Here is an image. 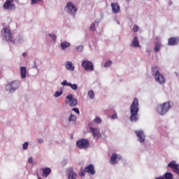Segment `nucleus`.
<instances>
[{"label": "nucleus", "instance_id": "ea45409f", "mask_svg": "<svg viewBox=\"0 0 179 179\" xmlns=\"http://www.w3.org/2000/svg\"><path fill=\"white\" fill-rule=\"evenodd\" d=\"M72 110L74 111L75 113H76L77 114H80V111H79V108H72Z\"/></svg>", "mask_w": 179, "mask_h": 179}, {"label": "nucleus", "instance_id": "a18cd8bd", "mask_svg": "<svg viewBox=\"0 0 179 179\" xmlns=\"http://www.w3.org/2000/svg\"><path fill=\"white\" fill-rule=\"evenodd\" d=\"M26 55H27V53H26V52L22 53V57H26Z\"/></svg>", "mask_w": 179, "mask_h": 179}, {"label": "nucleus", "instance_id": "6ab92c4d", "mask_svg": "<svg viewBox=\"0 0 179 179\" xmlns=\"http://www.w3.org/2000/svg\"><path fill=\"white\" fill-rule=\"evenodd\" d=\"M118 156L115 153H113L110 159V164H117V159Z\"/></svg>", "mask_w": 179, "mask_h": 179}, {"label": "nucleus", "instance_id": "f257e3e1", "mask_svg": "<svg viewBox=\"0 0 179 179\" xmlns=\"http://www.w3.org/2000/svg\"><path fill=\"white\" fill-rule=\"evenodd\" d=\"M138 113H139V101L137 98H134L130 106V120L136 122L138 120Z\"/></svg>", "mask_w": 179, "mask_h": 179}, {"label": "nucleus", "instance_id": "dca6fc26", "mask_svg": "<svg viewBox=\"0 0 179 179\" xmlns=\"http://www.w3.org/2000/svg\"><path fill=\"white\" fill-rule=\"evenodd\" d=\"M111 8L113 13H120V7L118 3H112Z\"/></svg>", "mask_w": 179, "mask_h": 179}, {"label": "nucleus", "instance_id": "2eb2a0df", "mask_svg": "<svg viewBox=\"0 0 179 179\" xmlns=\"http://www.w3.org/2000/svg\"><path fill=\"white\" fill-rule=\"evenodd\" d=\"M179 43L178 37H172L168 39V44L169 45H177Z\"/></svg>", "mask_w": 179, "mask_h": 179}, {"label": "nucleus", "instance_id": "f3484780", "mask_svg": "<svg viewBox=\"0 0 179 179\" xmlns=\"http://www.w3.org/2000/svg\"><path fill=\"white\" fill-rule=\"evenodd\" d=\"M51 174V169L50 168H44L42 169V176L43 177H45L47 178L48 176Z\"/></svg>", "mask_w": 179, "mask_h": 179}, {"label": "nucleus", "instance_id": "393cba45", "mask_svg": "<svg viewBox=\"0 0 179 179\" xmlns=\"http://www.w3.org/2000/svg\"><path fill=\"white\" fill-rule=\"evenodd\" d=\"M152 73H154V75H157V74L160 73V72L159 71V67H157V66L152 67Z\"/></svg>", "mask_w": 179, "mask_h": 179}, {"label": "nucleus", "instance_id": "c03bdc74", "mask_svg": "<svg viewBox=\"0 0 179 179\" xmlns=\"http://www.w3.org/2000/svg\"><path fill=\"white\" fill-rule=\"evenodd\" d=\"M38 142L39 143H43V138H38Z\"/></svg>", "mask_w": 179, "mask_h": 179}, {"label": "nucleus", "instance_id": "a211bd4d", "mask_svg": "<svg viewBox=\"0 0 179 179\" xmlns=\"http://www.w3.org/2000/svg\"><path fill=\"white\" fill-rule=\"evenodd\" d=\"M65 65L68 71H75V66H73V63H72V62H66Z\"/></svg>", "mask_w": 179, "mask_h": 179}, {"label": "nucleus", "instance_id": "5701e85b", "mask_svg": "<svg viewBox=\"0 0 179 179\" xmlns=\"http://www.w3.org/2000/svg\"><path fill=\"white\" fill-rule=\"evenodd\" d=\"M132 45L134 47H141L139 45V41H138V37L135 36L132 41Z\"/></svg>", "mask_w": 179, "mask_h": 179}, {"label": "nucleus", "instance_id": "aec40b11", "mask_svg": "<svg viewBox=\"0 0 179 179\" xmlns=\"http://www.w3.org/2000/svg\"><path fill=\"white\" fill-rule=\"evenodd\" d=\"M20 75H21L22 79H24V78H26V73L27 72L26 67L25 66L20 67Z\"/></svg>", "mask_w": 179, "mask_h": 179}, {"label": "nucleus", "instance_id": "b1692460", "mask_svg": "<svg viewBox=\"0 0 179 179\" xmlns=\"http://www.w3.org/2000/svg\"><path fill=\"white\" fill-rule=\"evenodd\" d=\"M162 48V43H156L155 47L154 48L155 52H159V50Z\"/></svg>", "mask_w": 179, "mask_h": 179}, {"label": "nucleus", "instance_id": "4468645a", "mask_svg": "<svg viewBox=\"0 0 179 179\" xmlns=\"http://www.w3.org/2000/svg\"><path fill=\"white\" fill-rule=\"evenodd\" d=\"M155 78L156 82H158V83L163 84V83H165L166 82V79H164V77L160 73L158 74H155Z\"/></svg>", "mask_w": 179, "mask_h": 179}, {"label": "nucleus", "instance_id": "bb28decb", "mask_svg": "<svg viewBox=\"0 0 179 179\" xmlns=\"http://www.w3.org/2000/svg\"><path fill=\"white\" fill-rule=\"evenodd\" d=\"M88 96H89L90 99H94V92L93 90L89 91Z\"/></svg>", "mask_w": 179, "mask_h": 179}, {"label": "nucleus", "instance_id": "0eeeda50", "mask_svg": "<svg viewBox=\"0 0 179 179\" xmlns=\"http://www.w3.org/2000/svg\"><path fill=\"white\" fill-rule=\"evenodd\" d=\"M66 104H69L70 107H75L76 104H78V100L75 98H73V96L72 94H69L66 97V101H65Z\"/></svg>", "mask_w": 179, "mask_h": 179}, {"label": "nucleus", "instance_id": "a878e982", "mask_svg": "<svg viewBox=\"0 0 179 179\" xmlns=\"http://www.w3.org/2000/svg\"><path fill=\"white\" fill-rule=\"evenodd\" d=\"M165 179H173V174L170 172L166 173L164 174Z\"/></svg>", "mask_w": 179, "mask_h": 179}, {"label": "nucleus", "instance_id": "c9c22d12", "mask_svg": "<svg viewBox=\"0 0 179 179\" xmlns=\"http://www.w3.org/2000/svg\"><path fill=\"white\" fill-rule=\"evenodd\" d=\"M61 94H62V91H57L55 93V97H59V96H61Z\"/></svg>", "mask_w": 179, "mask_h": 179}, {"label": "nucleus", "instance_id": "58836bf2", "mask_svg": "<svg viewBox=\"0 0 179 179\" xmlns=\"http://www.w3.org/2000/svg\"><path fill=\"white\" fill-rule=\"evenodd\" d=\"M28 146H29V143L25 142V143L23 144V149H24V150H26V149H27Z\"/></svg>", "mask_w": 179, "mask_h": 179}, {"label": "nucleus", "instance_id": "c85d7f7f", "mask_svg": "<svg viewBox=\"0 0 179 179\" xmlns=\"http://www.w3.org/2000/svg\"><path fill=\"white\" fill-rule=\"evenodd\" d=\"M94 122H95L96 124H101V119L96 116L94 120Z\"/></svg>", "mask_w": 179, "mask_h": 179}, {"label": "nucleus", "instance_id": "f704fd0d", "mask_svg": "<svg viewBox=\"0 0 179 179\" xmlns=\"http://www.w3.org/2000/svg\"><path fill=\"white\" fill-rule=\"evenodd\" d=\"M49 36L51 37V38L53 40V41H57V36H55L52 34H49Z\"/></svg>", "mask_w": 179, "mask_h": 179}, {"label": "nucleus", "instance_id": "9b49d317", "mask_svg": "<svg viewBox=\"0 0 179 179\" xmlns=\"http://www.w3.org/2000/svg\"><path fill=\"white\" fill-rule=\"evenodd\" d=\"M136 134L138 138L139 142L143 143L145 142V138H146L145 136V133L142 130L136 131Z\"/></svg>", "mask_w": 179, "mask_h": 179}, {"label": "nucleus", "instance_id": "f8f14e48", "mask_svg": "<svg viewBox=\"0 0 179 179\" xmlns=\"http://www.w3.org/2000/svg\"><path fill=\"white\" fill-rule=\"evenodd\" d=\"M168 167H171L173 170L174 173L179 174V165L176 164V162L172 161L168 164Z\"/></svg>", "mask_w": 179, "mask_h": 179}, {"label": "nucleus", "instance_id": "2f4dec72", "mask_svg": "<svg viewBox=\"0 0 179 179\" xmlns=\"http://www.w3.org/2000/svg\"><path fill=\"white\" fill-rule=\"evenodd\" d=\"M69 86H70L73 90H78V85L76 84L70 83Z\"/></svg>", "mask_w": 179, "mask_h": 179}, {"label": "nucleus", "instance_id": "4be33fe9", "mask_svg": "<svg viewBox=\"0 0 179 179\" xmlns=\"http://www.w3.org/2000/svg\"><path fill=\"white\" fill-rule=\"evenodd\" d=\"M69 179H76V173L72 169L69 171Z\"/></svg>", "mask_w": 179, "mask_h": 179}, {"label": "nucleus", "instance_id": "39448f33", "mask_svg": "<svg viewBox=\"0 0 179 179\" xmlns=\"http://www.w3.org/2000/svg\"><path fill=\"white\" fill-rule=\"evenodd\" d=\"M76 145L79 149H87L90 145V142L87 139L81 138L77 141Z\"/></svg>", "mask_w": 179, "mask_h": 179}, {"label": "nucleus", "instance_id": "423d86ee", "mask_svg": "<svg viewBox=\"0 0 179 179\" xmlns=\"http://www.w3.org/2000/svg\"><path fill=\"white\" fill-rule=\"evenodd\" d=\"M65 10H66V12L69 13V15H75V13L78 12V9L76 8V7H75L73 3L71 1L67 3L65 7Z\"/></svg>", "mask_w": 179, "mask_h": 179}, {"label": "nucleus", "instance_id": "de8ad7c7", "mask_svg": "<svg viewBox=\"0 0 179 179\" xmlns=\"http://www.w3.org/2000/svg\"><path fill=\"white\" fill-rule=\"evenodd\" d=\"M37 177L38 178L40 175L38 173H36Z\"/></svg>", "mask_w": 179, "mask_h": 179}, {"label": "nucleus", "instance_id": "c756f323", "mask_svg": "<svg viewBox=\"0 0 179 179\" xmlns=\"http://www.w3.org/2000/svg\"><path fill=\"white\" fill-rule=\"evenodd\" d=\"M90 30H91V31H96V24L94 23L90 25Z\"/></svg>", "mask_w": 179, "mask_h": 179}, {"label": "nucleus", "instance_id": "9d476101", "mask_svg": "<svg viewBox=\"0 0 179 179\" xmlns=\"http://www.w3.org/2000/svg\"><path fill=\"white\" fill-rule=\"evenodd\" d=\"M90 131L92 134V136L95 139H99V138H101V134L100 133V130L97 128L90 127Z\"/></svg>", "mask_w": 179, "mask_h": 179}, {"label": "nucleus", "instance_id": "4c0bfd02", "mask_svg": "<svg viewBox=\"0 0 179 179\" xmlns=\"http://www.w3.org/2000/svg\"><path fill=\"white\" fill-rule=\"evenodd\" d=\"M38 2H41V0H31L32 5H35V3H38Z\"/></svg>", "mask_w": 179, "mask_h": 179}, {"label": "nucleus", "instance_id": "a19ab883", "mask_svg": "<svg viewBox=\"0 0 179 179\" xmlns=\"http://www.w3.org/2000/svg\"><path fill=\"white\" fill-rule=\"evenodd\" d=\"M86 174V171H81V173H80V177H85V175Z\"/></svg>", "mask_w": 179, "mask_h": 179}, {"label": "nucleus", "instance_id": "79ce46f5", "mask_svg": "<svg viewBox=\"0 0 179 179\" xmlns=\"http://www.w3.org/2000/svg\"><path fill=\"white\" fill-rule=\"evenodd\" d=\"M111 118H112V120H115V119H117V113L113 114V115L111 116Z\"/></svg>", "mask_w": 179, "mask_h": 179}, {"label": "nucleus", "instance_id": "1a4fd4ad", "mask_svg": "<svg viewBox=\"0 0 179 179\" xmlns=\"http://www.w3.org/2000/svg\"><path fill=\"white\" fill-rule=\"evenodd\" d=\"M13 1L15 0H6L3 6V9H6L7 10H13V9H15L16 8V6L12 3Z\"/></svg>", "mask_w": 179, "mask_h": 179}, {"label": "nucleus", "instance_id": "8fccbe9b", "mask_svg": "<svg viewBox=\"0 0 179 179\" xmlns=\"http://www.w3.org/2000/svg\"><path fill=\"white\" fill-rule=\"evenodd\" d=\"M127 1H130V0H127Z\"/></svg>", "mask_w": 179, "mask_h": 179}, {"label": "nucleus", "instance_id": "7c9ffc66", "mask_svg": "<svg viewBox=\"0 0 179 179\" xmlns=\"http://www.w3.org/2000/svg\"><path fill=\"white\" fill-rule=\"evenodd\" d=\"M83 49H84L83 45H79V46H77V47L76 48V50H77V51H78V52H82V51H83Z\"/></svg>", "mask_w": 179, "mask_h": 179}, {"label": "nucleus", "instance_id": "7ed1b4c3", "mask_svg": "<svg viewBox=\"0 0 179 179\" xmlns=\"http://www.w3.org/2000/svg\"><path fill=\"white\" fill-rule=\"evenodd\" d=\"M1 34L7 43H15V40H13V37H12V32H10V29L8 28L4 27L1 31Z\"/></svg>", "mask_w": 179, "mask_h": 179}, {"label": "nucleus", "instance_id": "20e7f679", "mask_svg": "<svg viewBox=\"0 0 179 179\" xmlns=\"http://www.w3.org/2000/svg\"><path fill=\"white\" fill-rule=\"evenodd\" d=\"M20 83L18 80H15L11 83H9L6 86V90L7 92H9V93H13L17 89L19 88Z\"/></svg>", "mask_w": 179, "mask_h": 179}, {"label": "nucleus", "instance_id": "e433bc0d", "mask_svg": "<svg viewBox=\"0 0 179 179\" xmlns=\"http://www.w3.org/2000/svg\"><path fill=\"white\" fill-rule=\"evenodd\" d=\"M133 30L135 33H136L138 30H139V27L138 25H134L133 27Z\"/></svg>", "mask_w": 179, "mask_h": 179}, {"label": "nucleus", "instance_id": "412c9836", "mask_svg": "<svg viewBox=\"0 0 179 179\" xmlns=\"http://www.w3.org/2000/svg\"><path fill=\"white\" fill-rule=\"evenodd\" d=\"M70 45H71V43L66 41H64L60 44V47L62 50H66V48H68Z\"/></svg>", "mask_w": 179, "mask_h": 179}, {"label": "nucleus", "instance_id": "49530a36", "mask_svg": "<svg viewBox=\"0 0 179 179\" xmlns=\"http://www.w3.org/2000/svg\"><path fill=\"white\" fill-rule=\"evenodd\" d=\"M155 179H164V178H163V177H157V178H155Z\"/></svg>", "mask_w": 179, "mask_h": 179}, {"label": "nucleus", "instance_id": "ddd939ff", "mask_svg": "<svg viewBox=\"0 0 179 179\" xmlns=\"http://www.w3.org/2000/svg\"><path fill=\"white\" fill-rule=\"evenodd\" d=\"M85 171L89 173L91 176H94L96 174V171L94 170V165L90 164L87 167L85 168Z\"/></svg>", "mask_w": 179, "mask_h": 179}, {"label": "nucleus", "instance_id": "f03ea898", "mask_svg": "<svg viewBox=\"0 0 179 179\" xmlns=\"http://www.w3.org/2000/svg\"><path fill=\"white\" fill-rule=\"evenodd\" d=\"M174 106V103L173 101H167L164 102V103L159 104L157 107V111L158 114L160 115H164L171 107Z\"/></svg>", "mask_w": 179, "mask_h": 179}, {"label": "nucleus", "instance_id": "37998d69", "mask_svg": "<svg viewBox=\"0 0 179 179\" xmlns=\"http://www.w3.org/2000/svg\"><path fill=\"white\" fill-rule=\"evenodd\" d=\"M29 163H33V158L32 157H29L28 159Z\"/></svg>", "mask_w": 179, "mask_h": 179}, {"label": "nucleus", "instance_id": "72a5a7b5", "mask_svg": "<svg viewBox=\"0 0 179 179\" xmlns=\"http://www.w3.org/2000/svg\"><path fill=\"white\" fill-rule=\"evenodd\" d=\"M62 85L63 86H69V85H71V83H68V82L66 81V80H63V82L62 83Z\"/></svg>", "mask_w": 179, "mask_h": 179}, {"label": "nucleus", "instance_id": "09e8293b", "mask_svg": "<svg viewBox=\"0 0 179 179\" xmlns=\"http://www.w3.org/2000/svg\"><path fill=\"white\" fill-rule=\"evenodd\" d=\"M38 179H43V178H41V177H38Z\"/></svg>", "mask_w": 179, "mask_h": 179}, {"label": "nucleus", "instance_id": "cd10ccee", "mask_svg": "<svg viewBox=\"0 0 179 179\" xmlns=\"http://www.w3.org/2000/svg\"><path fill=\"white\" fill-rule=\"evenodd\" d=\"M112 64H113V62H111L110 60H108L107 62H106V63L104 64V67L108 68V66H111Z\"/></svg>", "mask_w": 179, "mask_h": 179}, {"label": "nucleus", "instance_id": "473e14b6", "mask_svg": "<svg viewBox=\"0 0 179 179\" xmlns=\"http://www.w3.org/2000/svg\"><path fill=\"white\" fill-rule=\"evenodd\" d=\"M69 121H76V116L75 115L71 114L69 118Z\"/></svg>", "mask_w": 179, "mask_h": 179}, {"label": "nucleus", "instance_id": "6e6552de", "mask_svg": "<svg viewBox=\"0 0 179 179\" xmlns=\"http://www.w3.org/2000/svg\"><path fill=\"white\" fill-rule=\"evenodd\" d=\"M82 66L85 71H94L93 63L89 60H84L82 63Z\"/></svg>", "mask_w": 179, "mask_h": 179}]
</instances>
